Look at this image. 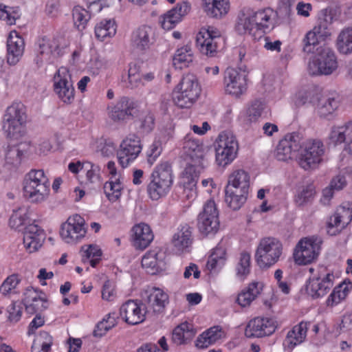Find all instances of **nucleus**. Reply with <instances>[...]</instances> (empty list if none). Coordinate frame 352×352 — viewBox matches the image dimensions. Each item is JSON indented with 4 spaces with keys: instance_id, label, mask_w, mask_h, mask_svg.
Instances as JSON below:
<instances>
[{
    "instance_id": "f257e3e1",
    "label": "nucleus",
    "mask_w": 352,
    "mask_h": 352,
    "mask_svg": "<svg viewBox=\"0 0 352 352\" xmlns=\"http://www.w3.org/2000/svg\"><path fill=\"white\" fill-rule=\"evenodd\" d=\"M302 136L300 133L293 132L285 135L276 149V157L279 161H286L296 156L300 151L298 164L304 170L315 168L322 160L324 154V146L320 140L308 141L303 148Z\"/></svg>"
},
{
    "instance_id": "f03ea898",
    "label": "nucleus",
    "mask_w": 352,
    "mask_h": 352,
    "mask_svg": "<svg viewBox=\"0 0 352 352\" xmlns=\"http://www.w3.org/2000/svg\"><path fill=\"white\" fill-rule=\"evenodd\" d=\"M184 148L190 157L189 162L182 173L181 183L186 197L190 199L197 195V184L201 172L204 168L203 145L197 140H187Z\"/></svg>"
},
{
    "instance_id": "7ed1b4c3",
    "label": "nucleus",
    "mask_w": 352,
    "mask_h": 352,
    "mask_svg": "<svg viewBox=\"0 0 352 352\" xmlns=\"http://www.w3.org/2000/svg\"><path fill=\"white\" fill-rule=\"evenodd\" d=\"M275 16L276 13L270 8L258 10L248 9L239 15L236 30L240 34H254L258 31L266 33L273 28Z\"/></svg>"
},
{
    "instance_id": "20e7f679",
    "label": "nucleus",
    "mask_w": 352,
    "mask_h": 352,
    "mask_svg": "<svg viewBox=\"0 0 352 352\" xmlns=\"http://www.w3.org/2000/svg\"><path fill=\"white\" fill-rule=\"evenodd\" d=\"M173 178L172 165L168 161L157 164L152 171L147 185L149 197L157 201L165 197L171 189Z\"/></svg>"
},
{
    "instance_id": "39448f33",
    "label": "nucleus",
    "mask_w": 352,
    "mask_h": 352,
    "mask_svg": "<svg viewBox=\"0 0 352 352\" xmlns=\"http://www.w3.org/2000/svg\"><path fill=\"white\" fill-rule=\"evenodd\" d=\"M50 183L42 169H32L26 174L23 180L24 195L32 202L45 201L50 193Z\"/></svg>"
},
{
    "instance_id": "423d86ee",
    "label": "nucleus",
    "mask_w": 352,
    "mask_h": 352,
    "mask_svg": "<svg viewBox=\"0 0 352 352\" xmlns=\"http://www.w3.org/2000/svg\"><path fill=\"white\" fill-rule=\"evenodd\" d=\"M337 57L333 50L327 46L316 48V54L309 62L308 71L310 75H330L338 68Z\"/></svg>"
},
{
    "instance_id": "0eeeda50",
    "label": "nucleus",
    "mask_w": 352,
    "mask_h": 352,
    "mask_svg": "<svg viewBox=\"0 0 352 352\" xmlns=\"http://www.w3.org/2000/svg\"><path fill=\"white\" fill-rule=\"evenodd\" d=\"M26 120L24 107L21 103H14L6 109L3 116V129L7 136L18 139L23 134V124Z\"/></svg>"
},
{
    "instance_id": "6e6552de",
    "label": "nucleus",
    "mask_w": 352,
    "mask_h": 352,
    "mask_svg": "<svg viewBox=\"0 0 352 352\" xmlns=\"http://www.w3.org/2000/svg\"><path fill=\"white\" fill-rule=\"evenodd\" d=\"M282 254V244L276 239H263L257 247L255 259L261 268H268L274 265Z\"/></svg>"
},
{
    "instance_id": "1a4fd4ad",
    "label": "nucleus",
    "mask_w": 352,
    "mask_h": 352,
    "mask_svg": "<svg viewBox=\"0 0 352 352\" xmlns=\"http://www.w3.org/2000/svg\"><path fill=\"white\" fill-rule=\"evenodd\" d=\"M219 212L213 200L208 201L197 217V228L205 236H214L219 229Z\"/></svg>"
},
{
    "instance_id": "9d476101",
    "label": "nucleus",
    "mask_w": 352,
    "mask_h": 352,
    "mask_svg": "<svg viewBox=\"0 0 352 352\" xmlns=\"http://www.w3.org/2000/svg\"><path fill=\"white\" fill-rule=\"evenodd\" d=\"M238 142L232 135L221 133L215 145L216 162L218 165L226 166L236 157Z\"/></svg>"
},
{
    "instance_id": "9b49d317",
    "label": "nucleus",
    "mask_w": 352,
    "mask_h": 352,
    "mask_svg": "<svg viewBox=\"0 0 352 352\" xmlns=\"http://www.w3.org/2000/svg\"><path fill=\"white\" fill-rule=\"evenodd\" d=\"M71 78L65 67L60 68L54 77V90L59 99L65 104H71L74 100L75 89Z\"/></svg>"
},
{
    "instance_id": "f8f14e48",
    "label": "nucleus",
    "mask_w": 352,
    "mask_h": 352,
    "mask_svg": "<svg viewBox=\"0 0 352 352\" xmlns=\"http://www.w3.org/2000/svg\"><path fill=\"white\" fill-rule=\"evenodd\" d=\"M325 268L322 271H320L317 276L310 278L307 282L306 292L307 294L313 299H317L325 296L333 285L334 276L333 273H323Z\"/></svg>"
},
{
    "instance_id": "ddd939ff",
    "label": "nucleus",
    "mask_w": 352,
    "mask_h": 352,
    "mask_svg": "<svg viewBox=\"0 0 352 352\" xmlns=\"http://www.w3.org/2000/svg\"><path fill=\"white\" fill-rule=\"evenodd\" d=\"M320 250V245L313 239H301L297 243L293 253L294 261L300 265L311 263L318 258Z\"/></svg>"
},
{
    "instance_id": "4468645a",
    "label": "nucleus",
    "mask_w": 352,
    "mask_h": 352,
    "mask_svg": "<svg viewBox=\"0 0 352 352\" xmlns=\"http://www.w3.org/2000/svg\"><path fill=\"white\" fill-rule=\"evenodd\" d=\"M277 328V322L272 318L256 317L249 321L245 335L247 338H263L271 336Z\"/></svg>"
},
{
    "instance_id": "2eb2a0df",
    "label": "nucleus",
    "mask_w": 352,
    "mask_h": 352,
    "mask_svg": "<svg viewBox=\"0 0 352 352\" xmlns=\"http://www.w3.org/2000/svg\"><path fill=\"white\" fill-rule=\"evenodd\" d=\"M137 107L135 101L123 96L116 104L108 107L109 116L113 122H126L134 118Z\"/></svg>"
},
{
    "instance_id": "dca6fc26",
    "label": "nucleus",
    "mask_w": 352,
    "mask_h": 352,
    "mask_svg": "<svg viewBox=\"0 0 352 352\" xmlns=\"http://www.w3.org/2000/svg\"><path fill=\"white\" fill-rule=\"evenodd\" d=\"M85 220L79 214L69 217L67 221L62 224L60 234L66 243H74L85 236Z\"/></svg>"
},
{
    "instance_id": "f3484780",
    "label": "nucleus",
    "mask_w": 352,
    "mask_h": 352,
    "mask_svg": "<svg viewBox=\"0 0 352 352\" xmlns=\"http://www.w3.org/2000/svg\"><path fill=\"white\" fill-rule=\"evenodd\" d=\"M224 85L227 94L238 97L247 89V74L245 72L228 67L225 72Z\"/></svg>"
},
{
    "instance_id": "a211bd4d",
    "label": "nucleus",
    "mask_w": 352,
    "mask_h": 352,
    "mask_svg": "<svg viewBox=\"0 0 352 352\" xmlns=\"http://www.w3.org/2000/svg\"><path fill=\"white\" fill-rule=\"evenodd\" d=\"M146 314L147 311L144 304L138 300H129L122 304L120 309L121 318L131 325L143 322L146 319Z\"/></svg>"
},
{
    "instance_id": "6ab92c4d",
    "label": "nucleus",
    "mask_w": 352,
    "mask_h": 352,
    "mask_svg": "<svg viewBox=\"0 0 352 352\" xmlns=\"http://www.w3.org/2000/svg\"><path fill=\"white\" fill-rule=\"evenodd\" d=\"M26 312L30 315L41 314L48 307L47 300L45 294L32 287H28L24 292L22 300Z\"/></svg>"
},
{
    "instance_id": "aec40b11",
    "label": "nucleus",
    "mask_w": 352,
    "mask_h": 352,
    "mask_svg": "<svg viewBox=\"0 0 352 352\" xmlns=\"http://www.w3.org/2000/svg\"><path fill=\"white\" fill-rule=\"evenodd\" d=\"M142 146L139 138H128L123 140L120 148L117 153L118 162L122 168H125L133 162L140 153Z\"/></svg>"
},
{
    "instance_id": "412c9836",
    "label": "nucleus",
    "mask_w": 352,
    "mask_h": 352,
    "mask_svg": "<svg viewBox=\"0 0 352 352\" xmlns=\"http://www.w3.org/2000/svg\"><path fill=\"white\" fill-rule=\"evenodd\" d=\"M154 32L148 25H142L131 35V45L138 52H144L154 43Z\"/></svg>"
},
{
    "instance_id": "4be33fe9",
    "label": "nucleus",
    "mask_w": 352,
    "mask_h": 352,
    "mask_svg": "<svg viewBox=\"0 0 352 352\" xmlns=\"http://www.w3.org/2000/svg\"><path fill=\"white\" fill-rule=\"evenodd\" d=\"M23 232L24 246L30 252H33L41 247L45 238L43 230L37 225L30 223L24 227Z\"/></svg>"
},
{
    "instance_id": "5701e85b",
    "label": "nucleus",
    "mask_w": 352,
    "mask_h": 352,
    "mask_svg": "<svg viewBox=\"0 0 352 352\" xmlns=\"http://www.w3.org/2000/svg\"><path fill=\"white\" fill-rule=\"evenodd\" d=\"M197 47L200 52L209 57L217 56V53L224 47L223 37L208 38L202 33H198L196 37Z\"/></svg>"
},
{
    "instance_id": "b1692460",
    "label": "nucleus",
    "mask_w": 352,
    "mask_h": 352,
    "mask_svg": "<svg viewBox=\"0 0 352 352\" xmlns=\"http://www.w3.org/2000/svg\"><path fill=\"white\" fill-rule=\"evenodd\" d=\"M143 304L147 313L152 310L155 314L162 313L168 303V296L166 293L159 288H153L143 298Z\"/></svg>"
},
{
    "instance_id": "393cba45",
    "label": "nucleus",
    "mask_w": 352,
    "mask_h": 352,
    "mask_svg": "<svg viewBox=\"0 0 352 352\" xmlns=\"http://www.w3.org/2000/svg\"><path fill=\"white\" fill-rule=\"evenodd\" d=\"M7 62L10 65H15L21 58L24 51V41L16 31L9 34L7 40Z\"/></svg>"
},
{
    "instance_id": "a878e982",
    "label": "nucleus",
    "mask_w": 352,
    "mask_h": 352,
    "mask_svg": "<svg viewBox=\"0 0 352 352\" xmlns=\"http://www.w3.org/2000/svg\"><path fill=\"white\" fill-rule=\"evenodd\" d=\"M63 38H53L52 39L43 37L38 41V50L41 56H45L46 58L52 59L63 54L64 45H62Z\"/></svg>"
},
{
    "instance_id": "bb28decb",
    "label": "nucleus",
    "mask_w": 352,
    "mask_h": 352,
    "mask_svg": "<svg viewBox=\"0 0 352 352\" xmlns=\"http://www.w3.org/2000/svg\"><path fill=\"white\" fill-rule=\"evenodd\" d=\"M333 13L332 8H327L321 10L318 14V19L315 31L318 32L319 38L325 39L330 36L333 32Z\"/></svg>"
},
{
    "instance_id": "cd10ccee",
    "label": "nucleus",
    "mask_w": 352,
    "mask_h": 352,
    "mask_svg": "<svg viewBox=\"0 0 352 352\" xmlns=\"http://www.w3.org/2000/svg\"><path fill=\"white\" fill-rule=\"evenodd\" d=\"M190 10V6L187 2L177 4L175 8L168 11L160 20L162 28L169 30L175 28L177 23L182 20V17Z\"/></svg>"
},
{
    "instance_id": "c85d7f7f",
    "label": "nucleus",
    "mask_w": 352,
    "mask_h": 352,
    "mask_svg": "<svg viewBox=\"0 0 352 352\" xmlns=\"http://www.w3.org/2000/svg\"><path fill=\"white\" fill-rule=\"evenodd\" d=\"M133 245L136 248L144 250L153 240L154 236L150 226L142 223L134 226L132 228Z\"/></svg>"
},
{
    "instance_id": "c756f323",
    "label": "nucleus",
    "mask_w": 352,
    "mask_h": 352,
    "mask_svg": "<svg viewBox=\"0 0 352 352\" xmlns=\"http://www.w3.org/2000/svg\"><path fill=\"white\" fill-rule=\"evenodd\" d=\"M307 323L301 322L290 330L284 341V345L290 350L293 349L296 345L302 343L306 336L307 331Z\"/></svg>"
},
{
    "instance_id": "7c9ffc66",
    "label": "nucleus",
    "mask_w": 352,
    "mask_h": 352,
    "mask_svg": "<svg viewBox=\"0 0 352 352\" xmlns=\"http://www.w3.org/2000/svg\"><path fill=\"white\" fill-rule=\"evenodd\" d=\"M195 336L192 325L187 322L177 325L173 331L171 340L177 346L186 344Z\"/></svg>"
},
{
    "instance_id": "2f4dec72",
    "label": "nucleus",
    "mask_w": 352,
    "mask_h": 352,
    "mask_svg": "<svg viewBox=\"0 0 352 352\" xmlns=\"http://www.w3.org/2000/svg\"><path fill=\"white\" fill-rule=\"evenodd\" d=\"M228 0H206L204 10L212 18H221L229 10Z\"/></svg>"
},
{
    "instance_id": "473e14b6",
    "label": "nucleus",
    "mask_w": 352,
    "mask_h": 352,
    "mask_svg": "<svg viewBox=\"0 0 352 352\" xmlns=\"http://www.w3.org/2000/svg\"><path fill=\"white\" fill-rule=\"evenodd\" d=\"M347 138L350 141L352 139V121L348 122L343 126L331 128L329 139L333 145L340 144Z\"/></svg>"
},
{
    "instance_id": "72a5a7b5",
    "label": "nucleus",
    "mask_w": 352,
    "mask_h": 352,
    "mask_svg": "<svg viewBox=\"0 0 352 352\" xmlns=\"http://www.w3.org/2000/svg\"><path fill=\"white\" fill-rule=\"evenodd\" d=\"M193 58L191 46L187 44L177 50L173 58V64L176 69H182L188 67L192 63Z\"/></svg>"
},
{
    "instance_id": "f704fd0d",
    "label": "nucleus",
    "mask_w": 352,
    "mask_h": 352,
    "mask_svg": "<svg viewBox=\"0 0 352 352\" xmlns=\"http://www.w3.org/2000/svg\"><path fill=\"white\" fill-rule=\"evenodd\" d=\"M28 151L31 152L30 146L25 142L8 146L6 153V162L7 164L18 166L21 164L22 156Z\"/></svg>"
},
{
    "instance_id": "c9c22d12",
    "label": "nucleus",
    "mask_w": 352,
    "mask_h": 352,
    "mask_svg": "<svg viewBox=\"0 0 352 352\" xmlns=\"http://www.w3.org/2000/svg\"><path fill=\"white\" fill-rule=\"evenodd\" d=\"M232 187H226L225 201L233 210H237L246 202L249 191L241 190V194L236 195Z\"/></svg>"
},
{
    "instance_id": "e433bc0d",
    "label": "nucleus",
    "mask_w": 352,
    "mask_h": 352,
    "mask_svg": "<svg viewBox=\"0 0 352 352\" xmlns=\"http://www.w3.org/2000/svg\"><path fill=\"white\" fill-rule=\"evenodd\" d=\"M261 285L259 283L254 282L243 289L237 297V302L241 307L249 306L250 303L260 294Z\"/></svg>"
},
{
    "instance_id": "4c0bfd02",
    "label": "nucleus",
    "mask_w": 352,
    "mask_h": 352,
    "mask_svg": "<svg viewBox=\"0 0 352 352\" xmlns=\"http://www.w3.org/2000/svg\"><path fill=\"white\" fill-rule=\"evenodd\" d=\"M336 46L338 51L342 54H352V26L345 28L340 32Z\"/></svg>"
},
{
    "instance_id": "58836bf2",
    "label": "nucleus",
    "mask_w": 352,
    "mask_h": 352,
    "mask_svg": "<svg viewBox=\"0 0 352 352\" xmlns=\"http://www.w3.org/2000/svg\"><path fill=\"white\" fill-rule=\"evenodd\" d=\"M241 187L243 190L249 191L250 175L243 170L234 171L228 178V184L226 187Z\"/></svg>"
},
{
    "instance_id": "ea45409f",
    "label": "nucleus",
    "mask_w": 352,
    "mask_h": 352,
    "mask_svg": "<svg viewBox=\"0 0 352 352\" xmlns=\"http://www.w3.org/2000/svg\"><path fill=\"white\" fill-rule=\"evenodd\" d=\"M180 90L190 95V96H195L199 98L201 93V87L199 84L197 77L192 74H188L184 76L179 84Z\"/></svg>"
},
{
    "instance_id": "a19ab883",
    "label": "nucleus",
    "mask_w": 352,
    "mask_h": 352,
    "mask_svg": "<svg viewBox=\"0 0 352 352\" xmlns=\"http://www.w3.org/2000/svg\"><path fill=\"white\" fill-rule=\"evenodd\" d=\"M157 256V254L153 251L148 252L143 256L142 266L148 274L153 275L162 270L163 262L159 261Z\"/></svg>"
},
{
    "instance_id": "79ce46f5",
    "label": "nucleus",
    "mask_w": 352,
    "mask_h": 352,
    "mask_svg": "<svg viewBox=\"0 0 352 352\" xmlns=\"http://www.w3.org/2000/svg\"><path fill=\"white\" fill-rule=\"evenodd\" d=\"M191 228L188 225H185L182 227L177 233L174 234L173 243L179 251L183 250L191 244Z\"/></svg>"
},
{
    "instance_id": "37998d69",
    "label": "nucleus",
    "mask_w": 352,
    "mask_h": 352,
    "mask_svg": "<svg viewBox=\"0 0 352 352\" xmlns=\"http://www.w3.org/2000/svg\"><path fill=\"white\" fill-rule=\"evenodd\" d=\"M221 329L213 327L202 333L196 340V346L200 349L207 348L221 338Z\"/></svg>"
},
{
    "instance_id": "c03bdc74",
    "label": "nucleus",
    "mask_w": 352,
    "mask_h": 352,
    "mask_svg": "<svg viewBox=\"0 0 352 352\" xmlns=\"http://www.w3.org/2000/svg\"><path fill=\"white\" fill-rule=\"evenodd\" d=\"M30 222L31 220L27 216V209L25 208H19L14 210L9 219L10 226L19 231H23L24 227Z\"/></svg>"
},
{
    "instance_id": "a18cd8bd",
    "label": "nucleus",
    "mask_w": 352,
    "mask_h": 352,
    "mask_svg": "<svg viewBox=\"0 0 352 352\" xmlns=\"http://www.w3.org/2000/svg\"><path fill=\"white\" fill-rule=\"evenodd\" d=\"M155 120V116L151 111H143L136 121L140 132L143 134L151 133L154 129Z\"/></svg>"
},
{
    "instance_id": "49530a36",
    "label": "nucleus",
    "mask_w": 352,
    "mask_h": 352,
    "mask_svg": "<svg viewBox=\"0 0 352 352\" xmlns=\"http://www.w3.org/2000/svg\"><path fill=\"white\" fill-rule=\"evenodd\" d=\"M225 256V248L219 244L214 249H213L211 255L209 256L206 264L208 269L212 271L217 267H221L223 266L226 260Z\"/></svg>"
},
{
    "instance_id": "de8ad7c7",
    "label": "nucleus",
    "mask_w": 352,
    "mask_h": 352,
    "mask_svg": "<svg viewBox=\"0 0 352 352\" xmlns=\"http://www.w3.org/2000/svg\"><path fill=\"white\" fill-rule=\"evenodd\" d=\"M72 16L74 25L79 31H82L91 19V14L87 10L77 6L73 8Z\"/></svg>"
},
{
    "instance_id": "09e8293b",
    "label": "nucleus",
    "mask_w": 352,
    "mask_h": 352,
    "mask_svg": "<svg viewBox=\"0 0 352 352\" xmlns=\"http://www.w3.org/2000/svg\"><path fill=\"white\" fill-rule=\"evenodd\" d=\"M116 32L115 23L110 19L102 21L95 28L96 36L100 41H103L107 37L114 36Z\"/></svg>"
},
{
    "instance_id": "8fccbe9b",
    "label": "nucleus",
    "mask_w": 352,
    "mask_h": 352,
    "mask_svg": "<svg viewBox=\"0 0 352 352\" xmlns=\"http://www.w3.org/2000/svg\"><path fill=\"white\" fill-rule=\"evenodd\" d=\"M339 101L334 96L321 100L318 104V114L320 117L327 118L332 114L338 107Z\"/></svg>"
},
{
    "instance_id": "3c124183",
    "label": "nucleus",
    "mask_w": 352,
    "mask_h": 352,
    "mask_svg": "<svg viewBox=\"0 0 352 352\" xmlns=\"http://www.w3.org/2000/svg\"><path fill=\"white\" fill-rule=\"evenodd\" d=\"M104 194L110 201H117L121 196L122 185L119 179L107 182L103 187Z\"/></svg>"
},
{
    "instance_id": "603ef678",
    "label": "nucleus",
    "mask_w": 352,
    "mask_h": 352,
    "mask_svg": "<svg viewBox=\"0 0 352 352\" xmlns=\"http://www.w3.org/2000/svg\"><path fill=\"white\" fill-rule=\"evenodd\" d=\"M318 37L319 36L318 32L315 31V28L308 32L302 40L303 52L308 54L316 52V48L319 47Z\"/></svg>"
},
{
    "instance_id": "864d4df0",
    "label": "nucleus",
    "mask_w": 352,
    "mask_h": 352,
    "mask_svg": "<svg viewBox=\"0 0 352 352\" xmlns=\"http://www.w3.org/2000/svg\"><path fill=\"white\" fill-rule=\"evenodd\" d=\"M190 95L182 91L174 92L173 94V100L176 106L179 108H190L197 100L195 96H190Z\"/></svg>"
},
{
    "instance_id": "5fc2aeb1",
    "label": "nucleus",
    "mask_w": 352,
    "mask_h": 352,
    "mask_svg": "<svg viewBox=\"0 0 352 352\" xmlns=\"http://www.w3.org/2000/svg\"><path fill=\"white\" fill-rule=\"evenodd\" d=\"M315 194L314 186L309 184L296 195L295 201L298 206H303L312 201Z\"/></svg>"
},
{
    "instance_id": "6e6d98bb",
    "label": "nucleus",
    "mask_w": 352,
    "mask_h": 352,
    "mask_svg": "<svg viewBox=\"0 0 352 352\" xmlns=\"http://www.w3.org/2000/svg\"><path fill=\"white\" fill-rule=\"evenodd\" d=\"M20 282L21 279L19 278L17 274H12L9 276L0 286V293L3 296H6L10 293H19V291H16V289Z\"/></svg>"
},
{
    "instance_id": "4d7b16f0",
    "label": "nucleus",
    "mask_w": 352,
    "mask_h": 352,
    "mask_svg": "<svg viewBox=\"0 0 352 352\" xmlns=\"http://www.w3.org/2000/svg\"><path fill=\"white\" fill-rule=\"evenodd\" d=\"M265 103L261 100H255L252 101L250 107L248 109V116L252 122L256 121L265 113L266 109Z\"/></svg>"
},
{
    "instance_id": "13d9d810",
    "label": "nucleus",
    "mask_w": 352,
    "mask_h": 352,
    "mask_svg": "<svg viewBox=\"0 0 352 352\" xmlns=\"http://www.w3.org/2000/svg\"><path fill=\"white\" fill-rule=\"evenodd\" d=\"M342 221L337 211L329 218L327 222V232L331 236H335L339 234L344 228H342Z\"/></svg>"
},
{
    "instance_id": "bf43d9fd",
    "label": "nucleus",
    "mask_w": 352,
    "mask_h": 352,
    "mask_svg": "<svg viewBox=\"0 0 352 352\" xmlns=\"http://www.w3.org/2000/svg\"><path fill=\"white\" fill-rule=\"evenodd\" d=\"M250 254L247 252L241 254L240 260L236 267V274L239 276H245L250 272Z\"/></svg>"
},
{
    "instance_id": "052dcab7",
    "label": "nucleus",
    "mask_w": 352,
    "mask_h": 352,
    "mask_svg": "<svg viewBox=\"0 0 352 352\" xmlns=\"http://www.w3.org/2000/svg\"><path fill=\"white\" fill-rule=\"evenodd\" d=\"M23 311V306L21 302H13L7 309L8 313V320L10 322L16 323L19 322L21 318Z\"/></svg>"
},
{
    "instance_id": "680f3d73",
    "label": "nucleus",
    "mask_w": 352,
    "mask_h": 352,
    "mask_svg": "<svg viewBox=\"0 0 352 352\" xmlns=\"http://www.w3.org/2000/svg\"><path fill=\"white\" fill-rule=\"evenodd\" d=\"M162 151V145L160 141H154L149 146L146 152L147 162L150 166L153 165L160 155Z\"/></svg>"
},
{
    "instance_id": "e2e57ef3",
    "label": "nucleus",
    "mask_w": 352,
    "mask_h": 352,
    "mask_svg": "<svg viewBox=\"0 0 352 352\" xmlns=\"http://www.w3.org/2000/svg\"><path fill=\"white\" fill-rule=\"evenodd\" d=\"M337 214L342 221V228H346L352 220V206L348 203L346 206H340L337 209Z\"/></svg>"
},
{
    "instance_id": "0e129e2a",
    "label": "nucleus",
    "mask_w": 352,
    "mask_h": 352,
    "mask_svg": "<svg viewBox=\"0 0 352 352\" xmlns=\"http://www.w3.org/2000/svg\"><path fill=\"white\" fill-rule=\"evenodd\" d=\"M348 293L349 289L347 287L342 288V285H340L339 287H335L327 300V305L331 307L335 305L336 300L333 298L336 295H338V300L340 302L346 297Z\"/></svg>"
},
{
    "instance_id": "69168bd1",
    "label": "nucleus",
    "mask_w": 352,
    "mask_h": 352,
    "mask_svg": "<svg viewBox=\"0 0 352 352\" xmlns=\"http://www.w3.org/2000/svg\"><path fill=\"white\" fill-rule=\"evenodd\" d=\"M81 252L83 263L88 261V260L94 257L102 256L101 250L94 245H88L86 249H85V246L82 247Z\"/></svg>"
},
{
    "instance_id": "338daca9",
    "label": "nucleus",
    "mask_w": 352,
    "mask_h": 352,
    "mask_svg": "<svg viewBox=\"0 0 352 352\" xmlns=\"http://www.w3.org/2000/svg\"><path fill=\"white\" fill-rule=\"evenodd\" d=\"M109 320H106V318H104L102 321L99 322L94 330V336L100 338L115 326L116 320L113 318V322H111V324H107Z\"/></svg>"
},
{
    "instance_id": "774afa93",
    "label": "nucleus",
    "mask_w": 352,
    "mask_h": 352,
    "mask_svg": "<svg viewBox=\"0 0 352 352\" xmlns=\"http://www.w3.org/2000/svg\"><path fill=\"white\" fill-rule=\"evenodd\" d=\"M340 333H346L352 331V313H346L342 317L338 324Z\"/></svg>"
}]
</instances>
